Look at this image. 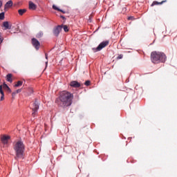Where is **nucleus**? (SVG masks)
I'll return each mask as SVG.
<instances>
[{"label":"nucleus","instance_id":"1","mask_svg":"<svg viewBox=\"0 0 177 177\" xmlns=\"http://www.w3.org/2000/svg\"><path fill=\"white\" fill-rule=\"evenodd\" d=\"M73 93L68 91H64L61 92L59 96V106L61 107H68V106L73 104Z\"/></svg>","mask_w":177,"mask_h":177},{"label":"nucleus","instance_id":"2","mask_svg":"<svg viewBox=\"0 0 177 177\" xmlns=\"http://www.w3.org/2000/svg\"><path fill=\"white\" fill-rule=\"evenodd\" d=\"M151 60L154 64L165 63L167 55L164 53L153 51L151 53Z\"/></svg>","mask_w":177,"mask_h":177},{"label":"nucleus","instance_id":"3","mask_svg":"<svg viewBox=\"0 0 177 177\" xmlns=\"http://www.w3.org/2000/svg\"><path fill=\"white\" fill-rule=\"evenodd\" d=\"M24 144L22 141H17L15 142L14 145V150L16 153V158H23V156H24Z\"/></svg>","mask_w":177,"mask_h":177},{"label":"nucleus","instance_id":"4","mask_svg":"<svg viewBox=\"0 0 177 177\" xmlns=\"http://www.w3.org/2000/svg\"><path fill=\"white\" fill-rule=\"evenodd\" d=\"M107 45H109V41H102L98 45V46L96 48H93L92 50H93V52H100V50H102L103 48H106Z\"/></svg>","mask_w":177,"mask_h":177},{"label":"nucleus","instance_id":"5","mask_svg":"<svg viewBox=\"0 0 177 177\" xmlns=\"http://www.w3.org/2000/svg\"><path fill=\"white\" fill-rule=\"evenodd\" d=\"M39 109V102H38V101L36 100L35 102L32 104V110L33 111L32 113V115L33 117L38 113Z\"/></svg>","mask_w":177,"mask_h":177},{"label":"nucleus","instance_id":"6","mask_svg":"<svg viewBox=\"0 0 177 177\" xmlns=\"http://www.w3.org/2000/svg\"><path fill=\"white\" fill-rule=\"evenodd\" d=\"M32 44L33 45L34 48H35L37 50L39 49V46L41 44H39V41H38V39L35 38L32 39Z\"/></svg>","mask_w":177,"mask_h":177},{"label":"nucleus","instance_id":"7","mask_svg":"<svg viewBox=\"0 0 177 177\" xmlns=\"http://www.w3.org/2000/svg\"><path fill=\"white\" fill-rule=\"evenodd\" d=\"M60 31H62V26L59 25L53 30L54 35H55V37H58L59 34H60Z\"/></svg>","mask_w":177,"mask_h":177},{"label":"nucleus","instance_id":"8","mask_svg":"<svg viewBox=\"0 0 177 177\" xmlns=\"http://www.w3.org/2000/svg\"><path fill=\"white\" fill-rule=\"evenodd\" d=\"M70 86H72V88H80V86H81V83L77 81H72L70 82Z\"/></svg>","mask_w":177,"mask_h":177},{"label":"nucleus","instance_id":"9","mask_svg":"<svg viewBox=\"0 0 177 177\" xmlns=\"http://www.w3.org/2000/svg\"><path fill=\"white\" fill-rule=\"evenodd\" d=\"M9 139H10V136H3L1 137V142L4 145H8V143H9Z\"/></svg>","mask_w":177,"mask_h":177},{"label":"nucleus","instance_id":"10","mask_svg":"<svg viewBox=\"0 0 177 177\" xmlns=\"http://www.w3.org/2000/svg\"><path fill=\"white\" fill-rule=\"evenodd\" d=\"M3 27L5 28V30H10L12 28V25L9 24V21L3 22Z\"/></svg>","mask_w":177,"mask_h":177},{"label":"nucleus","instance_id":"11","mask_svg":"<svg viewBox=\"0 0 177 177\" xmlns=\"http://www.w3.org/2000/svg\"><path fill=\"white\" fill-rule=\"evenodd\" d=\"M29 9L30 10H35L37 9V5L32 3V1H29Z\"/></svg>","mask_w":177,"mask_h":177},{"label":"nucleus","instance_id":"12","mask_svg":"<svg viewBox=\"0 0 177 177\" xmlns=\"http://www.w3.org/2000/svg\"><path fill=\"white\" fill-rule=\"evenodd\" d=\"M12 6H13V1L12 0L8 1L5 6L6 8H12Z\"/></svg>","mask_w":177,"mask_h":177},{"label":"nucleus","instance_id":"13","mask_svg":"<svg viewBox=\"0 0 177 177\" xmlns=\"http://www.w3.org/2000/svg\"><path fill=\"white\" fill-rule=\"evenodd\" d=\"M167 2V0L162 1L161 2L158 3V1H153L151 4V6H154L155 5H162V3Z\"/></svg>","mask_w":177,"mask_h":177},{"label":"nucleus","instance_id":"14","mask_svg":"<svg viewBox=\"0 0 177 177\" xmlns=\"http://www.w3.org/2000/svg\"><path fill=\"white\" fill-rule=\"evenodd\" d=\"M26 12H27L26 9H19L18 10V13H19V16H23V15H24V13H26Z\"/></svg>","mask_w":177,"mask_h":177},{"label":"nucleus","instance_id":"15","mask_svg":"<svg viewBox=\"0 0 177 177\" xmlns=\"http://www.w3.org/2000/svg\"><path fill=\"white\" fill-rule=\"evenodd\" d=\"M6 80L8 81V82H12V74L10 73H8L7 75H6Z\"/></svg>","mask_w":177,"mask_h":177},{"label":"nucleus","instance_id":"16","mask_svg":"<svg viewBox=\"0 0 177 177\" xmlns=\"http://www.w3.org/2000/svg\"><path fill=\"white\" fill-rule=\"evenodd\" d=\"M62 26V28H64V31H65V32H68V27L67 26V25H61Z\"/></svg>","mask_w":177,"mask_h":177},{"label":"nucleus","instance_id":"17","mask_svg":"<svg viewBox=\"0 0 177 177\" xmlns=\"http://www.w3.org/2000/svg\"><path fill=\"white\" fill-rule=\"evenodd\" d=\"M53 9H54L55 10H58L59 12H62V13H64V12L62 10L59 9L55 5L53 6Z\"/></svg>","mask_w":177,"mask_h":177},{"label":"nucleus","instance_id":"18","mask_svg":"<svg viewBox=\"0 0 177 177\" xmlns=\"http://www.w3.org/2000/svg\"><path fill=\"white\" fill-rule=\"evenodd\" d=\"M21 85H23V82L21 81H18L17 82V84L15 85V86H16L17 88L19 86H21Z\"/></svg>","mask_w":177,"mask_h":177},{"label":"nucleus","instance_id":"19","mask_svg":"<svg viewBox=\"0 0 177 177\" xmlns=\"http://www.w3.org/2000/svg\"><path fill=\"white\" fill-rule=\"evenodd\" d=\"M5 19V12L0 13V20H3Z\"/></svg>","mask_w":177,"mask_h":177},{"label":"nucleus","instance_id":"20","mask_svg":"<svg viewBox=\"0 0 177 177\" xmlns=\"http://www.w3.org/2000/svg\"><path fill=\"white\" fill-rule=\"evenodd\" d=\"M2 88H3V89H9V86L4 82L2 85Z\"/></svg>","mask_w":177,"mask_h":177},{"label":"nucleus","instance_id":"21","mask_svg":"<svg viewBox=\"0 0 177 177\" xmlns=\"http://www.w3.org/2000/svg\"><path fill=\"white\" fill-rule=\"evenodd\" d=\"M42 35H44V33L42 32H40L36 35V37L37 38H41Z\"/></svg>","mask_w":177,"mask_h":177},{"label":"nucleus","instance_id":"22","mask_svg":"<svg viewBox=\"0 0 177 177\" xmlns=\"http://www.w3.org/2000/svg\"><path fill=\"white\" fill-rule=\"evenodd\" d=\"M0 93L1 95L5 96V93H3V90L2 89V85H0Z\"/></svg>","mask_w":177,"mask_h":177},{"label":"nucleus","instance_id":"23","mask_svg":"<svg viewBox=\"0 0 177 177\" xmlns=\"http://www.w3.org/2000/svg\"><path fill=\"white\" fill-rule=\"evenodd\" d=\"M84 85H86V86H89V85H91V81L87 80L84 82Z\"/></svg>","mask_w":177,"mask_h":177},{"label":"nucleus","instance_id":"24","mask_svg":"<svg viewBox=\"0 0 177 177\" xmlns=\"http://www.w3.org/2000/svg\"><path fill=\"white\" fill-rule=\"evenodd\" d=\"M3 39H2V33L0 32V44H2Z\"/></svg>","mask_w":177,"mask_h":177},{"label":"nucleus","instance_id":"25","mask_svg":"<svg viewBox=\"0 0 177 177\" xmlns=\"http://www.w3.org/2000/svg\"><path fill=\"white\" fill-rule=\"evenodd\" d=\"M5 91H7V92H8V93H10L12 92V90L10 89V88L5 89Z\"/></svg>","mask_w":177,"mask_h":177},{"label":"nucleus","instance_id":"26","mask_svg":"<svg viewBox=\"0 0 177 177\" xmlns=\"http://www.w3.org/2000/svg\"><path fill=\"white\" fill-rule=\"evenodd\" d=\"M21 92V89H18L15 91V93H20Z\"/></svg>","mask_w":177,"mask_h":177},{"label":"nucleus","instance_id":"27","mask_svg":"<svg viewBox=\"0 0 177 177\" xmlns=\"http://www.w3.org/2000/svg\"><path fill=\"white\" fill-rule=\"evenodd\" d=\"M128 20H133V17H129Z\"/></svg>","mask_w":177,"mask_h":177},{"label":"nucleus","instance_id":"28","mask_svg":"<svg viewBox=\"0 0 177 177\" xmlns=\"http://www.w3.org/2000/svg\"><path fill=\"white\" fill-rule=\"evenodd\" d=\"M3 99H5V95H1V100H3Z\"/></svg>","mask_w":177,"mask_h":177},{"label":"nucleus","instance_id":"29","mask_svg":"<svg viewBox=\"0 0 177 177\" xmlns=\"http://www.w3.org/2000/svg\"><path fill=\"white\" fill-rule=\"evenodd\" d=\"M118 59H122V55H120L118 57Z\"/></svg>","mask_w":177,"mask_h":177},{"label":"nucleus","instance_id":"30","mask_svg":"<svg viewBox=\"0 0 177 177\" xmlns=\"http://www.w3.org/2000/svg\"><path fill=\"white\" fill-rule=\"evenodd\" d=\"M45 57H46V60H48V54L47 53L45 54Z\"/></svg>","mask_w":177,"mask_h":177},{"label":"nucleus","instance_id":"31","mask_svg":"<svg viewBox=\"0 0 177 177\" xmlns=\"http://www.w3.org/2000/svg\"><path fill=\"white\" fill-rule=\"evenodd\" d=\"M46 67H48V61L46 62Z\"/></svg>","mask_w":177,"mask_h":177},{"label":"nucleus","instance_id":"32","mask_svg":"<svg viewBox=\"0 0 177 177\" xmlns=\"http://www.w3.org/2000/svg\"><path fill=\"white\" fill-rule=\"evenodd\" d=\"M16 95V92L12 93V96H15Z\"/></svg>","mask_w":177,"mask_h":177},{"label":"nucleus","instance_id":"33","mask_svg":"<svg viewBox=\"0 0 177 177\" xmlns=\"http://www.w3.org/2000/svg\"><path fill=\"white\" fill-rule=\"evenodd\" d=\"M2 6V2L0 1V8Z\"/></svg>","mask_w":177,"mask_h":177}]
</instances>
